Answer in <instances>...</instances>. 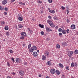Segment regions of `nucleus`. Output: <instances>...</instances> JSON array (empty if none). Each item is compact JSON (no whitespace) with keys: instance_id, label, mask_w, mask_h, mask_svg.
<instances>
[{"instance_id":"nucleus-1","label":"nucleus","mask_w":78,"mask_h":78,"mask_svg":"<svg viewBox=\"0 0 78 78\" xmlns=\"http://www.w3.org/2000/svg\"><path fill=\"white\" fill-rule=\"evenodd\" d=\"M37 48L36 47V46L32 47L30 49H29V52H30V53L33 52V51H34V50H36Z\"/></svg>"},{"instance_id":"nucleus-2","label":"nucleus","mask_w":78,"mask_h":78,"mask_svg":"<svg viewBox=\"0 0 78 78\" xmlns=\"http://www.w3.org/2000/svg\"><path fill=\"white\" fill-rule=\"evenodd\" d=\"M50 72L52 74H54L55 73V69H52L50 71Z\"/></svg>"},{"instance_id":"nucleus-3","label":"nucleus","mask_w":78,"mask_h":78,"mask_svg":"<svg viewBox=\"0 0 78 78\" xmlns=\"http://www.w3.org/2000/svg\"><path fill=\"white\" fill-rule=\"evenodd\" d=\"M33 55L34 57H36V56H38V55H37V53L36 52H34Z\"/></svg>"},{"instance_id":"nucleus-4","label":"nucleus","mask_w":78,"mask_h":78,"mask_svg":"<svg viewBox=\"0 0 78 78\" xmlns=\"http://www.w3.org/2000/svg\"><path fill=\"white\" fill-rule=\"evenodd\" d=\"M2 3L4 5H6L7 3V0H4L2 2Z\"/></svg>"},{"instance_id":"nucleus-5","label":"nucleus","mask_w":78,"mask_h":78,"mask_svg":"<svg viewBox=\"0 0 78 78\" xmlns=\"http://www.w3.org/2000/svg\"><path fill=\"white\" fill-rule=\"evenodd\" d=\"M21 35L22 36H27V34L25 32H23L20 33Z\"/></svg>"},{"instance_id":"nucleus-6","label":"nucleus","mask_w":78,"mask_h":78,"mask_svg":"<svg viewBox=\"0 0 78 78\" xmlns=\"http://www.w3.org/2000/svg\"><path fill=\"white\" fill-rule=\"evenodd\" d=\"M71 28L72 30H74L75 28V25H72L71 26Z\"/></svg>"},{"instance_id":"nucleus-7","label":"nucleus","mask_w":78,"mask_h":78,"mask_svg":"<svg viewBox=\"0 0 78 78\" xmlns=\"http://www.w3.org/2000/svg\"><path fill=\"white\" fill-rule=\"evenodd\" d=\"M47 22L48 23H49V24H50V26H51V25H52L53 23V22H52V21H50L49 20H47Z\"/></svg>"},{"instance_id":"nucleus-8","label":"nucleus","mask_w":78,"mask_h":78,"mask_svg":"<svg viewBox=\"0 0 78 78\" xmlns=\"http://www.w3.org/2000/svg\"><path fill=\"white\" fill-rule=\"evenodd\" d=\"M62 46H64L65 47L67 45V43L65 42H64L62 43Z\"/></svg>"},{"instance_id":"nucleus-9","label":"nucleus","mask_w":78,"mask_h":78,"mask_svg":"<svg viewBox=\"0 0 78 78\" xmlns=\"http://www.w3.org/2000/svg\"><path fill=\"white\" fill-rule=\"evenodd\" d=\"M20 73L21 75H23L24 74V72L22 71H20Z\"/></svg>"},{"instance_id":"nucleus-10","label":"nucleus","mask_w":78,"mask_h":78,"mask_svg":"<svg viewBox=\"0 0 78 78\" xmlns=\"http://www.w3.org/2000/svg\"><path fill=\"white\" fill-rule=\"evenodd\" d=\"M47 65L48 66H50L51 64V63L50 62V61H48L47 62Z\"/></svg>"},{"instance_id":"nucleus-11","label":"nucleus","mask_w":78,"mask_h":78,"mask_svg":"<svg viewBox=\"0 0 78 78\" xmlns=\"http://www.w3.org/2000/svg\"><path fill=\"white\" fill-rule=\"evenodd\" d=\"M44 54L45 55V56H48L49 55V53L48 51H46L45 52Z\"/></svg>"},{"instance_id":"nucleus-12","label":"nucleus","mask_w":78,"mask_h":78,"mask_svg":"<svg viewBox=\"0 0 78 78\" xmlns=\"http://www.w3.org/2000/svg\"><path fill=\"white\" fill-rule=\"evenodd\" d=\"M18 20L20 21H22L23 20V17H20L18 18Z\"/></svg>"},{"instance_id":"nucleus-13","label":"nucleus","mask_w":78,"mask_h":78,"mask_svg":"<svg viewBox=\"0 0 78 78\" xmlns=\"http://www.w3.org/2000/svg\"><path fill=\"white\" fill-rule=\"evenodd\" d=\"M39 26L40 28H44V25L39 24Z\"/></svg>"},{"instance_id":"nucleus-14","label":"nucleus","mask_w":78,"mask_h":78,"mask_svg":"<svg viewBox=\"0 0 78 78\" xmlns=\"http://www.w3.org/2000/svg\"><path fill=\"white\" fill-rule=\"evenodd\" d=\"M62 33H63V34H66V31L65 30L63 29L62 31Z\"/></svg>"},{"instance_id":"nucleus-15","label":"nucleus","mask_w":78,"mask_h":78,"mask_svg":"<svg viewBox=\"0 0 78 78\" xmlns=\"http://www.w3.org/2000/svg\"><path fill=\"white\" fill-rule=\"evenodd\" d=\"M58 66L59 67H61L62 68H63L64 67V66H63V65L61 64V63H59L58 64Z\"/></svg>"},{"instance_id":"nucleus-16","label":"nucleus","mask_w":78,"mask_h":78,"mask_svg":"<svg viewBox=\"0 0 78 78\" xmlns=\"http://www.w3.org/2000/svg\"><path fill=\"white\" fill-rule=\"evenodd\" d=\"M56 73L57 75H59V74H60V72H59V70H56Z\"/></svg>"},{"instance_id":"nucleus-17","label":"nucleus","mask_w":78,"mask_h":78,"mask_svg":"<svg viewBox=\"0 0 78 78\" xmlns=\"http://www.w3.org/2000/svg\"><path fill=\"white\" fill-rule=\"evenodd\" d=\"M42 59L44 60H45L46 59V57L45 55H43Z\"/></svg>"},{"instance_id":"nucleus-18","label":"nucleus","mask_w":78,"mask_h":78,"mask_svg":"<svg viewBox=\"0 0 78 78\" xmlns=\"http://www.w3.org/2000/svg\"><path fill=\"white\" fill-rule=\"evenodd\" d=\"M49 11L50 12L53 13V14H54L55 13V11H54V10H49Z\"/></svg>"},{"instance_id":"nucleus-19","label":"nucleus","mask_w":78,"mask_h":78,"mask_svg":"<svg viewBox=\"0 0 78 78\" xmlns=\"http://www.w3.org/2000/svg\"><path fill=\"white\" fill-rule=\"evenodd\" d=\"M67 55H68L69 57H70L72 56V54L70 53L69 52H68Z\"/></svg>"},{"instance_id":"nucleus-20","label":"nucleus","mask_w":78,"mask_h":78,"mask_svg":"<svg viewBox=\"0 0 78 78\" xmlns=\"http://www.w3.org/2000/svg\"><path fill=\"white\" fill-rule=\"evenodd\" d=\"M4 9V8L3 6H0V10H3Z\"/></svg>"},{"instance_id":"nucleus-21","label":"nucleus","mask_w":78,"mask_h":78,"mask_svg":"<svg viewBox=\"0 0 78 78\" xmlns=\"http://www.w3.org/2000/svg\"><path fill=\"white\" fill-rule=\"evenodd\" d=\"M5 30H8L9 28L7 26H6L5 27Z\"/></svg>"},{"instance_id":"nucleus-22","label":"nucleus","mask_w":78,"mask_h":78,"mask_svg":"<svg viewBox=\"0 0 78 78\" xmlns=\"http://www.w3.org/2000/svg\"><path fill=\"white\" fill-rule=\"evenodd\" d=\"M56 48H60V45L59 44H57L56 45Z\"/></svg>"},{"instance_id":"nucleus-23","label":"nucleus","mask_w":78,"mask_h":78,"mask_svg":"<svg viewBox=\"0 0 78 78\" xmlns=\"http://www.w3.org/2000/svg\"><path fill=\"white\" fill-rule=\"evenodd\" d=\"M16 62H19V58H16Z\"/></svg>"},{"instance_id":"nucleus-24","label":"nucleus","mask_w":78,"mask_h":78,"mask_svg":"<svg viewBox=\"0 0 78 78\" xmlns=\"http://www.w3.org/2000/svg\"><path fill=\"white\" fill-rule=\"evenodd\" d=\"M28 30H29V31L30 33H33V30H30V28H28Z\"/></svg>"},{"instance_id":"nucleus-25","label":"nucleus","mask_w":78,"mask_h":78,"mask_svg":"<svg viewBox=\"0 0 78 78\" xmlns=\"http://www.w3.org/2000/svg\"><path fill=\"white\" fill-rule=\"evenodd\" d=\"M75 54H78V50H76L74 51Z\"/></svg>"},{"instance_id":"nucleus-26","label":"nucleus","mask_w":78,"mask_h":78,"mask_svg":"<svg viewBox=\"0 0 78 78\" xmlns=\"http://www.w3.org/2000/svg\"><path fill=\"white\" fill-rule=\"evenodd\" d=\"M50 28H49L48 27H47L46 30L47 31H48V32H50Z\"/></svg>"},{"instance_id":"nucleus-27","label":"nucleus","mask_w":78,"mask_h":78,"mask_svg":"<svg viewBox=\"0 0 78 78\" xmlns=\"http://www.w3.org/2000/svg\"><path fill=\"white\" fill-rule=\"evenodd\" d=\"M18 27L19 28H22V27H23V26L22 25L20 24L18 25Z\"/></svg>"},{"instance_id":"nucleus-28","label":"nucleus","mask_w":78,"mask_h":78,"mask_svg":"<svg viewBox=\"0 0 78 78\" xmlns=\"http://www.w3.org/2000/svg\"><path fill=\"white\" fill-rule=\"evenodd\" d=\"M51 26L53 28V27H55V24H53V23L52 24V25H51Z\"/></svg>"},{"instance_id":"nucleus-29","label":"nucleus","mask_w":78,"mask_h":78,"mask_svg":"<svg viewBox=\"0 0 78 78\" xmlns=\"http://www.w3.org/2000/svg\"><path fill=\"white\" fill-rule=\"evenodd\" d=\"M31 46V44H29L28 46V49H30V48Z\"/></svg>"},{"instance_id":"nucleus-30","label":"nucleus","mask_w":78,"mask_h":78,"mask_svg":"<svg viewBox=\"0 0 78 78\" xmlns=\"http://www.w3.org/2000/svg\"><path fill=\"white\" fill-rule=\"evenodd\" d=\"M1 24H2V25H3V24H5V22L2 21L1 22Z\"/></svg>"},{"instance_id":"nucleus-31","label":"nucleus","mask_w":78,"mask_h":78,"mask_svg":"<svg viewBox=\"0 0 78 78\" xmlns=\"http://www.w3.org/2000/svg\"><path fill=\"white\" fill-rule=\"evenodd\" d=\"M61 8L63 10H64V9H65L66 8L65 7H64V6H61Z\"/></svg>"},{"instance_id":"nucleus-32","label":"nucleus","mask_w":78,"mask_h":78,"mask_svg":"<svg viewBox=\"0 0 78 78\" xmlns=\"http://www.w3.org/2000/svg\"><path fill=\"white\" fill-rule=\"evenodd\" d=\"M66 70H69V67L68 66H67L66 67Z\"/></svg>"},{"instance_id":"nucleus-33","label":"nucleus","mask_w":78,"mask_h":78,"mask_svg":"<svg viewBox=\"0 0 78 78\" xmlns=\"http://www.w3.org/2000/svg\"><path fill=\"white\" fill-rule=\"evenodd\" d=\"M7 36H9V34L8 32H7L6 34Z\"/></svg>"},{"instance_id":"nucleus-34","label":"nucleus","mask_w":78,"mask_h":78,"mask_svg":"<svg viewBox=\"0 0 78 78\" xmlns=\"http://www.w3.org/2000/svg\"><path fill=\"white\" fill-rule=\"evenodd\" d=\"M9 52H10V53H13V52L12 51V50H9Z\"/></svg>"},{"instance_id":"nucleus-35","label":"nucleus","mask_w":78,"mask_h":78,"mask_svg":"<svg viewBox=\"0 0 78 78\" xmlns=\"http://www.w3.org/2000/svg\"><path fill=\"white\" fill-rule=\"evenodd\" d=\"M74 66V63H72L71 64L72 67H73Z\"/></svg>"},{"instance_id":"nucleus-36","label":"nucleus","mask_w":78,"mask_h":78,"mask_svg":"<svg viewBox=\"0 0 78 78\" xmlns=\"http://www.w3.org/2000/svg\"><path fill=\"white\" fill-rule=\"evenodd\" d=\"M69 29H67L66 30V32H67V33L68 34L69 33Z\"/></svg>"},{"instance_id":"nucleus-37","label":"nucleus","mask_w":78,"mask_h":78,"mask_svg":"<svg viewBox=\"0 0 78 78\" xmlns=\"http://www.w3.org/2000/svg\"><path fill=\"white\" fill-rule=\"evenodd\" d=\"M24 37H24L22 36L21 37H20V39H21L23 40V39H24Z\"/></svg>"},{"instance_id":"nucleus-38","label":"nucleus","mask_w":78,"mask_h":78,"mask_svg":"<svg viewBox=\"0 0 78 78\" xmlns=\"http://www.w3.org/2000/svg\"><path fill=\"white\" fill-rule=\"evenodd\" d=\"M48 2L50 3H52L53 2V1L52 0H48Z\"/></svg>"},{"instance_id":"nucleus-39","label":"nucleus","mask_w":78,"mask_h":78,"mask_svg":"<svg viewBox=\"0 0 78 78\" xmlns=\"http://www.w3.org/2000/svg\"><path fill=\"white\" fill-rule=\"evenodd\" d=\"M50 40V39L49 38H47L46 39V41H49Z\"/></svg>"},{"instance_id":"nucleus-40","label":"nucleus","mask_w":78,"mask_h":78,"mask_svg":"<svg viewBox=\"0 0 78 78\" xmlns=\"http://www.w3.org/2000/svg\"><path fill=\"white\" fill-rule=\"evenodd\" d=\"M44 33L43 31H42L41 32V34L42 35H44Z\"/></svg>"},{"instance_id":"nucleus-41","label":"nucleus","mask_w":78,"mask_h":78,"mask_svg":"<svg viewBox=\"0 0 78 78\" xmlns=\"http://www.w3.org/2000/svg\"><path fill=\"white\" fill-rule=\"evenodd\" d=\"M66 10H69V6L68 5H66Z\"/></svg>"},{"instance_id":"nucleus-42","label":"nucleus","mask_w":78,"mask_h":78,"mask_svg":"<svg viewBox=\"0 0 78 78\" xmlns=\"http://www.w3.org/2000/svg\"><path fill=\"white\" fill-rule=\"evenodd\" d=\"M70 52V53H71V55H73V51H71L70 52Z\"/></svg>"},{"instance_id":"nucleus-43","label":"nucleus","mask_w":78,"mask_h":78,"mask_svg":"<svg viewBox=\"0 0 78 78\" xmlns=\"http://www.w3.org/2000/svg\"><path fill=\"white\" fill-rule=\"evenodd\" d=\"M61 31H62V29L61 28H59L58 29V31H59V32Z\"/></svg>"},{"instance_id":"nucleus-44","label":"nucleus","mask_w":78,"mask_h":78,"mask_svg":"<svg viewBox=\"0 0 78 78\" xmlns=\"http://www.w3.org/2000/svg\"><path fill=\"white\" fill-rule=\"evenodd\" d=\"M66 21H67V23H69L70 22V20L69 19H67L66 20Z\"/></svg>"},{"instance_id":"nucleus-45","label":"nucleus","mask_w":78,"mask_h":78,"mask_svg":"<svg viewBox=\"0 0 78 78\" xmlns=\"http://www.w3.org/2000/svg\"><path fill=\"white\" fill-rule=\"evenodd\" d=\"M59 36H61L62 34L61 33H59Z\"/></svg>"},{"instance_id":"nucleus-46","label":"nucleus","mask_w":78,"mask_h":78,"mask_svg":"<svg viewBox=\"0 0 78 78\" xmlns=\"http://www.w3.org/2000/svg\"><path fill=\"white\" fill-rule=\"evenodd\" d=\"M4 9H5V10H8V9L7 8L5 7L4 8Z\"/></svg>"},{"instance_id":"nucleus-47","label":"nucleus","mask_w":78,"mask_h":78,"mask_svg":"<svg viewBox=\"0 0 78 78\" xmlns=\"http://www.w3.org/2000/svg\"><path fill=\"white\" fill-rule=\"evenodd\" d=\"M11 59L13 61V62L14 61V58H12Z\"/></svg>"},{"instance_id":"nucleus-48","label":"nucleus","mask_w":78,"mask_h":78,"mask_svg":"<svg viewBox=\"0 0 78 78\" xmlns=\"http://www.w3.org/2000/svg\"><path fill=\"white\" fill-rule=\"evenodd\" d=\"M48 18L49 19H51V16H49Z\"/></svg>"},{"instance_id":"nucleus-49","label":"nucleus","mask_w":78,"mask_h":78,"mask_svg":"<svg viewBox=\"0 0 78 78\" xmlns=\"http://www.w3.org/2000/svg\"><path fill=\"white\" fill-rule=\"evenodd\" d=\"M15 0H12L11 1V3H12V2H13L15 1Z\"/></svg>"},{"instance_id":"nucleus-50","label":"nucleus","mask_w":78,"mask_h":78,"mask_svg":"<svg viewBox=\"0 0 78 78\" xmlns=\"http://www.w3.org/2000/svg\"><path fill=\"white\" fill-rule=\"evenodd\" d=\"M25 44H23V47H25Z\"/></svg>"},{"instance_id":"nucleus-51","label":"nucleus","mask_w":78,"mask_h":78,"mask_svg":"<svg viewBox=\"0 0 78 78\" xmlns=\"http://www.w3.org/2000/svg\"><path fill=\"white\" fill-rule=\"evenodd\" d=\"M67 14H69V11L68 10H67Z\"/></svg>"},{"instance_id":"nucleus-52","label":"nucleus","mask_w":78,"mask_h":78,"mask_svg":"<svg viewBox=\"0 0 78 78\" xmlns=\"http://www.w3.org/2000/svg\"><path fill=\"white\" fill-rule=\"evenodd\" d=\"M24 65H27V62H24Z\"/></svg>"},{"instance_id":"nucleus-53","label":"nucleus","mask_w":78,"mask_h":78,"mask_svg":"<svg viewBox=\"0 0 78 78\" xmlns=\"http://www.w3.org/2000/svg\"><path fill=\"white\" fill-rule=\"evenodd\" d=\"M7 64H8V66H10L9 63L8 62H7Z\"/></svg>"},{"instance_id":"nucleus-54","label":"nucleus","mask_w":78,"mask_h":78,"mask_svg":"<svg viewBox=\"0 0 78 78\" xmlns=\"http://www.w3.org/2000/svg\"><path fill=\"white\" fill-rule=\"evenodd\" d=\"M77 66V63H75L74 65V66Z\"/></svg>"},{"instance_id":"nucleus-55","label":"nucleus","mask_w":78,"mask_h":78,"mask_svg":"<svg viewBox=\"0 0 78 78\" xmlns=\"http://www.w3.org/2000/svg\"><path fill=\"white\" fill-rule=\"evenodd\" d=\"M19 3L20 4V5H22L23 3L22 2H19Z\"/></svg>"},{"instance_id":"nucleus-56","label":"nucleus","mask_w":78,"mask_h":78,"mask_svg":"<svg viewBox=\"0 0 78 78\" xmlns=\"http://www.w3.org/2000/svg\"><path fill=\"white\" fill-rule=\"evenodd\" d=\"M4 14H5V15H6L7 14V12H5Z\"/></svg>"},{"instance_id":"nucleus-57","label":"nucleus","mask_w":78,"mask_h":78,"mask_svg":"<svg viewBox=\"0 0 78 78\" xmlns=\"http://www.w3.org/2000/svg\"><path fill=\"white\" fill-rule=\"evenodd\" d=\"M7 78H12L11 76H8L7 77Z\"/></svg>"},{"instance_id":"nucleus-58","label":"nucleus","mask_w":78,"mask_h":78,"mask_svg":"<svg viewBox=\"0 0 78 78\" xmlns=\"http://www.w3.org/2000/svg\"><path fill=\"white\" fill-rule=\"evenodd\" d=\"M38 3H42V1H39V2H38Z\"/></svg>"},{"instance_id":"nucleus-59","label":"nucleus","mask_w":78,"mask_h":78,"mask_svg":"<svg viewBox=\"0 0 78 78\" xmlns=\"http://www.w3.org/2000/svg\"><path fill=\"white\" fill-rule=\"evenodd\" d=\"M39 77H41V74H40L39 75Z\"/></svg>"},{"instance_id":"nucleus-60","label":"nucleus","mask_w":78,"mask_h":78,"mask_svg":"<svg viewBox=\"0 0 78 78\" xmlns=\"http://www.w3.org/2000/svg\"><path fill=\"white\" fill-rule=\"evenodd\" d=\"M53 19H54V20H56V17H53Z\"/></svg>"},{"instance_id":"nucleus-61","label":"nucleus","mask_w":78,"mask_h":78,"mask_svg":"<svg viewBox=\"0 0 78 78\" xmlns=\"http://www.w3.org/2000/svg\"><path fill=\"white\" fill-rule=\"evenodd\" d=\"M37 52H38V53H39V50H37Z\"/></svg>"},{"instance_id":"nucleus-62","label":"nucleus","mask_w":78,"mask_h":78,"mask_svg":"<svg viewBox=\"0 0 78 78\" xmlns=\"http://www.w3.org/2000/svg\"><path fill=\"white\" fill-rule=\"evenodd\" d=\"M58 28V27L57 26L55 27V28H56V29H57V28Z\"/></svg>"},{"instance_id":"nucleus-63","label":"nucleus","mask_w":78,"mask_h":78,"mask_svg":"<svg viewBox=\"0 0 78 78\" xmlns=\"http://www.w3.org/2000/svg\"><path fill=\"white\" fill-rule=\"evenodd\" d=\"M12 75H15V73H12Z\"/></svg>"},{"instance_id":"nucleus-64","label":"nucleus","mask_w":78,"mask_h":78,"mask_svg":"<svg viewBox=\"0 0 78 78\" xmlns=\"http://www.w3.org/2000/svg\"><path fill=\"white\" fill-rule=\"evenodd\" d=\"M46 78H50V77L48 76H47Z\"/></svg>"}]
</instances>
